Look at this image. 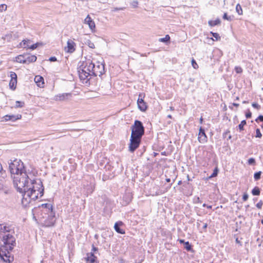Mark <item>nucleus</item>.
Listing matches in <instances>:
<instances>
[{
  "label": "nucleus",
  "instance_id": "nucleus-1",
  "mask_svg": "<svg viewBox=\"0 0 263 263\" xmlns=\"http://www.w3.org/2000/svg\"><path fill=\"white\" fill-rule=\"evenodd\" d=\"M12 178L14 186L20 193H23L24 190H27L31 179L26 171L14 175Z\"/></svg>",
  "mask_w": 263,
  "mask_h": 263
},
{
  "label": "nucleus",
  "instance_id": "nucleus-2",
  "mask_svg": "<svg viewBox=\"0 0 263 263\" xmlns=\"http://www.w3.org/2000/svg\"><path fill=\"white\" fill-rule=\"evenodd\" d=\"M80 64L78 68L80 79L87 83L90 79L88 77L92 76V62L90 60H87L80 62Z\"/></svg>",
  "mask_w": 263,
  "mask_h": 263
},
{
  "label": "nucleus",
  "instance_id": "nucleus-3",
  "mask_svg": "<svg viewBox=\"0 0 263 263\" xmlns=\"http://www.w3.org/2000/svg\"><path fill=\"white\" fill-rule=\"evenodd\" d=\"M9 228L8 231H5L4 234L0 239V249L4 250H9L12 251L14 247L15 246V238L14 237L9 234Z\"/></svg>",
  "mask_w": 263,
  "mask_h": 263
},
{
  "label": "nucleus",
  "instance_id": "nucleus-4",
  "mask_svg": "<svg viewBox=\"0 0 263 263\" xmlns=\"http://www.w3.org/2000/svg\"><path fill=\"white\" fill-rule=\"evenodd\" d=\"M9 168L11 174V177L17 174L22 173V172H25V167L23 162L20 159H15L9 163Z\"/></svg>",
  "mask_w": 263,
  "mask_h": 263
},
{
  "label": "nucleus",
  "instance_id": "nucleus-5",
  "mask_svg": "<svg viewBox=\"0 0 263 263\" xmlns=\"http://www.w3.org/2000/svg\"><path fill=\"white\" fill-rule=\"evenodd\" d=\"M131 135L142 138L144 134L145 128L141 121L135 120L131 127Z\"/></svg>",
  "mask_w": 263,
  "mask_h": 263
},
{
  "label": "nucleus",
  "instance_id": "nucleus-6",
  "mask_svg": "<svg viewBox=\"0 0 263 263\" xmlns=\"http://www.w3.org/2000/svg\"><path fill=\"white\" fill-rule=\"evenodd\" d=\"M92 76L101 77L105 72L104 65L103 63L97 62V64L92 63Z\"/></svg>",
  "mask_w": 263,
  "mask_h": 263
},
{
  "label": "nucleus",
  "instance_id": "nucleus-7",
  "mask_svg": "<svg viewBox=\"0 0 263 263\" xmlns=\"http://www.w3.org/2000/svg\"><path fill=\"white\" fill-rule=\"evenodd\" d=\"M11 251L7 249H0V258L6 263H11L14 260V257L10 254Z\"/></svg>",
  "mask_w": 263,
  "mask_h": 263
},
{
  "label": "nucleus",
  "instance_id": "nucleus-8",
  "mask_svg": "<svg viewBox=\"0 0 263 263\" xmlns=\"http://www.w3.org/2000/svg\"><path fill=\"white\" fill-rule=\"evenodd\" d=\"M142 138L130 136L129 151L133 153L139 146Z\"/></svg>",
  "mask_w": 263,
  "mask_h": 263
},
{
  "label": "nucleus",
  "instance_id": "nucleus-9",
  "mask_svg": "<svg viewBox=\"0 0 263 263\" xmlns=\"http://www.w3.org/2000/svg\"><path fill=\"white\" fill-rule=\"evenodd\" d=\"M33 187L35 188L34 190L36 191H38L39 190H41L42 189L44 190L41 180H39L37 182L34 179L31 178L27 190L31 189Z\"/></svg>",
  "mask_w": 263,
  "mask_h": 263
},
{
  "label": "nucleus",
  "instance_id": "nucleus-10",
  "mask_svg": "<svg viewBox=\"0 0 263 263\" xmlns=\"http://www.w3.org/2000/svg\"><path fill=\"white\" fill-rule=\"evenodd\" d=\"M22 193V204L25 206H27L32 201L29 193V190H24Z\"/></svg>",
  "mask_w": 263,
  "mask_h": 263
},
{
  "label": "nucleus",
  "instance_id": "nucleus-11",
  "mask_svg": "<svg viewBox=\"0 0 263 263\" xmlns=\"http://www.w3.org/2000/svg\"><path fill=\"white\" fill-rule=\"evenodd\" d=\"M48 216L44 221L45 227H49L53 226L55 221V218L53 212L48 213Z\"/></svg>",
  "mask_w": 263,
  "mask_h": 263
},
{
  "label": "nucleus",
  "instance_id": "nucleus-12",
  "mask_svg": "<svg viewBox=\"0 0 263 263\" xmlns=\"http://www.w3.org/2000/svg\"><path fill=\"white\" fill-rule=\"evenodd\" d=\"M35 188L33 187L31 189H29V193L31 196V199L32 201H35L39 198V196L40 197L43 196L44 194V189H41V190H39L38 191L34 190Z\"/></svg>",
  "mask_w": 263,
  "mask_h": 263
},
{
  "label": "nucleus",
  "instance_id": "nucleus-13",
  "mask_svg": "<svg viewBox=\"0 0 263 263\" xmlns=\"http://www.w3.org/2000/svg\"><path fill=\"white\" fill-rule=\"evenodd\" d=\"M76 43L72 40H68L67 42V46L65 47V51L68 53H73L76 50Z\"/></svg>",
  "mask_w": 263,
  "mask_h": 263
},
{
  "label": "nucleus",
  "instance_id": "nucleus-14",
  "mask_svg": "<svg viewBox=\"0 0 263 263\" xmlns=\"http://www.w3.org/2000/svg\"><path fill=\"white\" fill-rule=\"evenodd\" d=\"M10 77L11 80L9 83V86L10 88L14 90L15 89L17 84V75L14 72L11 71L10 72Z\"/></svg>",
  "mask_w": 263,
  "mask_h": 263
},
{
  "label": "nucleus",
  "instance_id": "nucleus-15",
  "mask_svg": "<svg viewBox=\"0 0 263 263\" xmlns=\"http://www.w3.org/2000/svg\"><path fill=\"white\" fill-rule=\"evenodd\" d=\"M198 139L199 142L201 143H204L207 141V136L205 133L204 128L202 127H200Z\"/></svg>",
  "mask_w": 263,
  "mask_h": 263
},
{
  "label": "nucleus",
  "instance_id": "nucleus-16",
  "mask_svg": "<svg viewBox=\"0 0 263 263\" xmlns=\"http://www.w3.org/2000/svg\"><path fill=\"white\" fill-rule=\"evenodd\" d=\"M71 97V93H64L58 94L54 97V100L55 101H65L67 100L69 97Z\"/></svg>",
  "mask_w": 263,
  "mask_h": 263
},
{
  "label": "nucleus",
  "instance_id": "nucleus-17",
  "mask_svg": "<svg viewBox=\"0 0 263 263\" xmlns=\"http://www.w3.org/2000/svg\"><path fill=\"white\" fill-rule=\"evenodd\" d=\"M85 259L87 263H99L97 260V257L95 256L93 252L88 253Z\"/></svg>",
  "mask_w": 263,
  "mask_h": 263
},
{
  "label": "nucleus",
  "instance_id": "nucleus-18",
  "mask_svg": "<svg viewBox=\"0 0 263 263\" xmlns=\"http://www.w3.org/2000/svg\"><path fill=\"white\" fill-rule=\"evenodd\" d=\"M22 118L21 115H6L3 117V119L5 121H15L17 120L21 119Z\"/></svg>",
  "mask_w": 263,
  "mask_h": 263
},
{
  "label": "nucleus",
  "instance_id": "nucleus-19",
  "mask_svg": "<svg viewBox=\"0 0 263 263\" xmlns=\"http://www.w3.org/2000/svg\"><path fill=\"white\" fill-rule=\"evenodd\" d=\"M84 23L88 25L89 28L93 30L95 28V23L94 21L90 17L89 15H87L86 17L84 20Z\"/></svg>",
  "mask_w": 263,
  "mask_h": 263
},
{
  "label": "nucleus",
  "instance_id": "nucleus-20",
  "mask_svg": "<svg viewBox=\"0 0 263 263\" xmlns=\"http://www.w3.org/2000/svg\"><path fill=\"white\" fill-rule=\"evenodd\" d=\"M123 224L122 221H118L115 223L114 228L117 233L121 234H125V231L120 228Z\"/></svg>",
  "mask_w": 263,
  "mask_h": 263
},
{
  "label": "nucleus",
  "instance_id": "nucleus-21",
  "mask_svg": "<svg viewBox=\"0 0 263 263\" xmlns=\"http://www.w3.org/2000/svg\"><path fill=\"white\" fill-rule=\"evenodd\" d=\"M36 59L37 58L34 55L25 54V64L34 62Z\"/></svg>",
  "mask_w": 263,
  "mask_h": 263
},
{
  "label": "nucleus",
  "instance_id": "nucleus-22",
  "mask_svg": "<svg viewBox=\"0 0 263 263\" xmlns=\"http://www.w3.org/2000/svg\"><path fill=\"white\" fill-rule=\"evenodd\" d=\"M34 81L36 83L37 85L40 87H43L44 85V79L42 77L40 76H36L34 78Z\"/></svg>",
  "mask_w": 263,
  "mask_h": 263
},
{
  "label": "nucleus",
  "instance_id": "nucleus-23",
  "mask_svg": "<svg viewBox=\"0 0 263 263\" xmlns=\"http://www.w3.org/2000/svg\"><path fill=\"white\" fill-rule=\"evenodd\" d=\"M42 206L46 209V211L48 213L53 212L52 205L49 203H44L42 204Z\"/></svg>",
  "mask_w": 263,
  "mask_h": 263
},
{
  "label": "nucleus",
  "instance_id": "nucleus-24",
  "mask_svg": "<svg viewBox=\"0 0 263 263\" xmlns=\"http://www.w3.org/2000/svg\"><path fill=\"white\" fill-rule=\"evenodd\" d=\"M123 198L125 200L126 204H128L132 201V196L130 193H126Z\"/></svg>",
  "mask_w": 263,
  "mask_h": 263
},
{
  "label": "nucleus",
  "instance_id": "nucleus-25",
  "mask_svg": "<svg viewBox=\"0 0 263 263\" xmlns=\"http://www.w3.org/2000/svg\"><path fill=\"white\" fill-rule=\"evenodd\" d=\"M138 106L139 109L142 111H145L147 108V106L146 105V102H142L140 103H138Z\"/></svg>",
  "mask_w": 263,
  "mask_h": 263
},
{
  "label": "nucleus",
  "instance_id": "nucleus-26",
  "mask_svg": "<svg viewBox=\"0 0 263 263\" xmlns=\"http://www.w3.org/2000/svg\"><path fill=\"white\" fill-rule=\"evenodd\" d=\"M251 193L253 196H259L260 194V189L259 187L255 186L252 190Z\"/></svg>",
  "mask_w": 263,
  "mask_h": 263
},
{
  "label": "nucleus",
  "instance_id": "nucleus-27",
  "mask_svg": "<svg viewBox=\"0 0 263 263\" xmlns=\"http://www.w3.org/2000/svg\"><path fill=\"white\" fill-rule=\"evenodd\" d=\"M220 23H221V21L219 18H217L215 21L211 20L208 22V24H209V26H210L211 27H213V26H214L216 25H218L220 24Z\"/></svg>",
  "mask_w": 263,
  "mask_h": 263
},
{
  "label": "nucleus",
  "instance_id": "nucleus-28",
  "mask_svg": "<svg viewBox=\"0 0 263 263\" xmlns=\"http://www.w3.org/2000/svg\"><path fill=\"white\" fill-rule=\"evenodd\" d=\"M16 61L21 63L25 64V54L18 55L16 58Z\"/></svg>",
  "mask_w": 263,
  "mask_h": 263
},
{
  "label": "nucleus",
  "instance_id": "nucleus-29",
  "mask_svg": "<svg viewBox=\"0 0 263 263\" xmlns=\"http://www.w3.org/2000/svg\"><path fill=\"white\" fill-rule=\"evenodd\" d=\"M262 174V172L261 171H259L257 172H256L254 174V178L255 181L259 180L261 178V175Z\"/></svg>",
  "mask_w": 263,
  "mask_h": 263
},
{
  "label": "nucleus",
  "instance_id": "nucleus-30",
  "mask_svg": "<svg viewBox=\"0 0 263 263\" xmlns=\"http://www.w3.org/2000/svg\"><path fill=\"white\" fill-rule=\"evenodd\" d=\"M170 40V36L169 35H166L164 37L160 38L159 39V42L163 43H167Z\"/></svg>",
  "mask_w": 263,
  "mask_h": 263
},
{
  "label": "nucleus",
  "instance_id": "nucleus-31",
  "mask_svg": "<svg viewBox=\"0 0 263 263\" xmlns=\"http://www.w3.org/2000/svg\"><path fill=\"white\" fill-rule=\"evenodd\" d=\"M25 105L24 102L17 101L15 102V108H22Z\"/></svg>",
  "mask_w": 263,
  "mask_h": 263
},
{
  "label": "nucleus",
  "instance_id": "nucleus-32",
  "mask_svg": "<svg viewBox=\"0 0 263 263\" xmlns=\"http://www.w3.org/2000/svg\"><path fill=\"white\" fill-rule=\"evenodd\" d=\"M30 42L29 40H23L21 43H20L19 46L20 47H24L27 46L28 43Z\"/></svg>",
  "mask_w": 263,
  "mask_h": 263
},
{
  "label": "nucleus",
  "instance_id": "nucleus-33",
  "mask_svg": "<svg viewBox=\"0 0 263 263\" xmlns=\"http://www.w3.org/2000/svg\"><path fill=\"white\" fill-rule=\"evenodd\" d=\"M236 11L239 15L242 14V9L240 4H238L236 6Z\"/></svg>",
  "mask_w": 263,
  "mask_h": 263
},
{
  "label": "nucleus",
  "instance_id": "nucleus-34",
  "mask_svg": "<svg viewBox=\"0 0 263 263\" xmlns=\"http://www.w3.org/2000/svg\"><path fill=\"white\" fill-rule=\"evenodd\" d=\"M247 124V122L245 120H242L241 123L238 125V128L240 131L244 129L243 127Z\"/></svg>",
  "mask_w": 263,
  "mask_h": 263
},
{
  "label": "nucleus",
  "instance_id": "nucleus-35",
  "mask_svg": "<svg viewBox=\"0 0 263 263\" xmlns=\"http://www.w3.org/2000/svg\"><path fill=\"white\" fill-rule=\"evenodd\" d=\"M218 173V169L217 167H216L213 172V173L210 176L209 178H212L213 177H215L217 176Z\"/></svg>",
  "mask_w": 263,
  "mask_h": 263
},
{
  "label": "nucleus",
  "instance_id": "nucleus-36",
  "mask_svg": "<svg viewBox=\"0 0 263 263\" xmlns=\"http://www.w3.org/2000/svg\"><path fill=\"white\" fill-rule=\"evenodd\" d=\"M38 43H35L34 44L32 45L31 46H29L27 45V46H25L24 48H27L32 50H34L37 48L38 46Z\"/></svg>",
  "mask_w": 263,
  "mask_h": 263
},
{
  "label": "nucleus",
  "instance_id": "nucleus-37",
  "mask_svg": "<svg viewBox=\"0 0 263 263\" xmlns=\"http://www.w3.org/2000/svg\"><path fill=\"white\" fill-rule=\"evenodd\" d=\"M184 248L188 251H190L192 250V246L189 243V241H186L185 243V246H184Z\"/></svg>",
  "mask_w": 263,
  "mask_h": 263
},
{
  "label": "nucleus",
  "instance_id": "nucleus-38",
  "mask_svg": "<svg viewBox=\"0 0 263 263\" xmlns=\"http://www.w3.org/2000/svg\"><path fill=\"white\" fill-rule=\"evenodd\" d=\"M210 33L212 35V36L215 38L216 41H218L220 40V37L219 36V34L218 33H215L213 32H211Z\"/></svg>",
  "mask_w": 263,
  "mask_h": 263
},
{
  "label": "nucleus",
  "instance_id": "nucleus-39",
  "mask_svg": "<svg viewBox=\"0 0 263 263\" xmlns=\"http://www.w3.org/2000/svg\"><path fill=\"white\" fill-rule=\"evenodd\" d=\"M223 19L228 20L229 21H231L232 20V17L231 16H228L227 13H224L222 16Z\"/></svg>",
  "mask_w": 263,
  "mask_h": 263
},
{
  "label": "nucleus",
  "instance_id": "nucleus-40",
  "mask_svg": "<svg viewBox=\"0 0 263 263\" xmlns=\"http://www.w3.org/2000/svg\"><path fill=\"white\" fill-rule=\"evenodd\" d=\"M143 98H144V96L143 95V94L142 93H140L139 95V98H138V100H137V104L138 103H140L144 102V101L143 99Z\"/></svg>",
  "mask_w": 263,
  "mask_h": 263
},
{
  "label": "nucleus",
  "instance_id": "nucleus-41",
  "mask_svg": "<svg viewBox=\"0 0 263 263\" xmlns=\"http://www.w3.org/2000/svg\"><path fill=\"white\" fill-rule=\"evenodd\" d=\"M256 138H261L262 137V134L260 131V129L259 128H257L256 129V135H255Z\"/></svg>",
  "mask_w": 263,
  "mask_h": 263
},
{
  "label": "nucleus",
  "instance_id": "nucleus-42",
  "mask_svg": "<svg viewBox=\"0 0 263 263\" xmlns=\"http://www.w3.org/2000/svg\"><path fill=\"white\" fill-rule=\"evenodd\" d=\"M86 44L90 48L92 49H93L95 48V44L91 42L90 40H88Z\"/></svg>",
  "mask_w": 263,
  "mask_h": 263
},
{
  "label": "nucleus",
  "instance_id": "nucleus-43",
  "mask_svg": "<svg viewBox=\"0 0 263 263\" xmlns=\"http://www.w3.org/2000/svg\"><path fill=\"white\" fill-rule=\"evenodd\" d=\"M248 163L249 165H255V160L253 158H250L248 160Z\"/></svg>",
  "mask_w": 263,
  "mask_h": 263
},
{
  "label": "nucleus",
  "instance_id": "nucleus-44",
  "mask_svg": "<svg viewBox=\"0 0 263 263\" xmlns=\"http://www.w3.org/2000/svg\"><path fill=\"white\" fill-rule=\"evenodd\" d=\"M235 70L237 73H241L242 72V69L240 66H236L235 67Z\"/></svg>",
  "mask_w": 263,
  "mask_h": 263
},
{
  "label": "nucleus",
  "instance_id": "nucleus-45",
  "mask_svg": "<svg viewBox=\"0 0 263 263\" xmlns=\"http://www.w3.org/2000/svg\"><path fill=\"white\" fill-rule=\"evenodd\" d=\"M263 205V201L260 200L256 204V206L258 209H261L262 208V206Z\"/></svg>",
  "mask_w": 263,
  "mask_h": 263
},
{
  "label": "nucleus",
  "instance_id": "nucleus-46",
  "mask_svg": "<svg viewBox=\"0 0 263 263\" xmlns=\"http://www.w3.org/2000/svg\"><path fill=\"white\" fill-rule=\"evenodd\" d=\"M192 65L195 69H197L198 67V64L194 59H193L192 60Z\"/></svg>",
  "mask_w": 263,
  "mask_h": 263
},
{
  "label": "nucleus",
  "instance_id": "nucleus-47",
  "mask_svg": "<svg viewBox=\"0 0 263 263\" xmlns=\"http://www.w3.org/2000/svg\"><path fill=\"white\" fill-rule=\"evenodd\" d=\"M12 38V34L11 33L9 34H6L4 37L5 40H7L8 41H10Z\"/></svg>",
  "mask_w": 263,
  "mask_h": 263
},
{
  "label": "nucleus",
  "instance_id": "nucleus-48",
  "mask_svg": "<svg viewBox=\"0 0 263 263\" xmlns=\"http://www.w3.org/2000/svg\"><path fill=\"white\" fill-rule=\"evenodd\" d=\"M7 9V5L5 4L0 5V12H3Z\"/></svg>",
  "mask_w": 263,
  "mask_h": 263
},
{
  "label": "nucleus",
  "instance_id": "nucleus-49",
  "mask_svg": "<svg viewBox=\"0 0 263 263\" xmlns=\"http://www.w3.org/2000/svg\"><path fill=\"white\" fill-rule=\"evenodd\" d=\"M252 106L257 110H259L260 108V106L257 103H253L252 104Z\"/></svg>",
  "mask_w": 263,
  "mask_h": 263
},
{
  "label": "nucleus",
  "instance_id": "nucleus-50",
  "mask_svg": "<svg viewBox=\"0 0 263 263\" xmlns=\"http://www.w3.org/2000/svg\"><path fill=\"white\" fill-rule=\"evenodd\" d=\"M255 121L256 122H258V121H260L263 122V116L262 115H259L256 119Z\"/></svg>",
  "mask_w": 263,
  "mask_h": 263
},
{
  "label": "nucleus",
  "instance_id": "nucleus-51",
  "mask_svg": "<svg viewBox=\"0 0 263 263\" xmlns=\"http://www.w3.org/2000/svg\"><path fill=\"white\" fill-rule=\"evenodd\" d=\"M138 2L137 1H134L131 3V5L134 8H136L138 7Z\"/></svg>",
  "mask_w": 263,
  "mask_h": 263
},
{
  "label": "nucleus",
  "instance_id": "nucleus-52",
  "mask_svg": "<svg viewBox=\"0 0 263 263\" xmlns=\"http://www.w3.org/2000/svg\"><path fill=\"white\" fill-rule=\"evenodd\" d=\"M249 196L247 193H245L243 194L242 196V200L243 201H247L248 199Z\"/></svg>",
  "mask_w": 263,
  "mask_h": 263
},
{
  "label": "nucleus",
  "instance_id": "nucleus-53",
  "mask_svg": "<svg viewBox=\"0 0 263 263\" xmlns=\"http://www.w3.org/2000/svg\"><path fill=\"white\" fill-rule=\"evenodd\" d=\"M246 117L247 118H250L252 117V113L251 112L248 110V111L246 114Z\"/></svg>",
  "mask_w": 263,
  "mask_h": 263
},
{
  "label": "nucleus",
  "instance_id": "nucleus-54",
  "mask_svg": "<svg viewBox=\"0 0 263 263\" xmlns=\"http://www.w3.org/2000/svg\"><path fill=\"white\" fill-rule=\"evenodd\" d=\"M49 60L50 62H55L57 61V58L55 57H51L49 58Z\"/></svg>",
  "mask_w": 263,
  "mask_h": 263
},
{
  "label": "nucleus",
  "instance_id": "nucleus-55",
  "mask_svg": "<svg viewBox=\"0 0 263 263\" xmlns=\"http://www.w3.org/2000/svg\"><path fill=\"white\" fill-rule=\"evenodd\" d=\"M202 206H203V207H206L208 209H212V205H206L205 203H204V204L202 205Z\"/></svg>",
  "mask_w": 263,
  "mask_h": 263
},
{
  "label": "nucleus",
  "instance_id": "nucleus-56",
  "mask_svg": "<svg viewBox=\"0 0 263 263\" xmlns=\"http://www.w3.org/2000/svg\"><path fill=\"white\" fill-rule=\"evenodd\" d=\"M228 133H230V130H227L226 132H225L223 134V137L224 138H226V136H227V134H228Z\"/></svg>",
  "mask_w": 263,
  "mask_h": 263
},
{
  "label": "nucleus",
  "instance_id": "nucleus-57",
  "mask_svg": "<svg viewBox=\"0 0 263 263\" xmlns=\"http://www.w3.org/2000/svg\"><path fill=\"white\" fill-rule=\"evenodd\" d=\"M92 251L94 252H96L97 251H98V248L95 247L94 246V245H92Z\"/></svg>",
  "mask_w": 263,
  "mask_h": 263
},
{
  "label": "nucleus",
  "instance_id": "nucleus-58",
  "mask_svg": "<svg viewBox=\"0 0 263 263\" xmlns=\"http://www.w3.org/2000/svg\"><path fill=\"white\" fill-rule=\"evenodd\" d=\"M207 227H208V224L205 223H204L202 228L204 230H205L207 228Z\"/></svg>",
  "mask_w": 263,
  "mask_h": 263
},
{
  "label": "nucleus",
  "instance_id": "nucleus-59",
  "mask_svg": "<svg viewBox=\"0 0 263 263\" xmlns=\"http://www.w3.org/2000/svg\"><path fill=\"white\" fill-rule=\"evenodd\" d=\"M179 241L180 243H184L185 245V243L186 242L184 239H179Z\"/></svg>",
  "mask_w": 263,
  "mask_h": 263
},
{
  "label": "nucleus",
  "instance_id": "nucleus-60",
  "mask_svg": "<svg viewBox=\"0 0 263 263\" xmlns=\"http://www.w3.org/2000/svg\"><path fill=\"white\" fill-rule=\"evenodd\" d=\"M196 202L201 203V201L200 199L199 198V197L197 198Z\"/></svg>",
  "mask_w": 263,
  "mask_h": 263
},
{
  "label": "nucleus",
  "instance_id": "nucleus-61",
  "mask_svg": "<svg viewBox=\"0 0 263 263\" xmlns=\"http://www.w3.org/2000/svg\"><path fill=\"white\" fill-rule=\"evenodd\" d=\"M232 105L235 107H238L239 104L238 103H233L232 104Z\"/></svg>",
  "mask_w": 263,
  "mask_h": 263
},
{
  "label": "nucleus",
  "instance_id": "nucleus-62",
  "mask_svg": "<svg viewBox=\"0 0 263 263\" xmlns=\"http://www.w3.org/2000/svg\"><path fill=\"white\" fill-rule=\"evenodd\" d=\"M170 109L171 110H172V111H173V110H174V107H173V106H170Z\"/></svg>",
  "mask_w": 263,
  "mask_h": 263
},
{
  "label": "nucleus",
  "instance_id": "nucleus-63",
  "mask_svg": "<svg viewBox=\"0 0 263 263\" xmlns=\"http://www.w3.org/2000/svg\"><path fill=\"white\" fill-rule=\"evenodd\" d=\"M202 122H203V118H202V117H201L200 119V123L202 124Z\"/></svg>",
  "mask_w": 263,
  "mask_h": 263
},
{
  "label": "nucleus",
  "instance_id": "nucleus-64",
  "mask_svg": "<svg viewBox=\"0 0 263 263\" xmlns=\"http://www.w3.org/2000/svg\"><path fill=\"white\" fill-rule=\"evenodd\" d=\"M166 181L167 182H170L171 181V179L170 178L166 179Z\"/></svg>",
  "mask_w": 263,
  "mask_h": 263
}]
</instances>
